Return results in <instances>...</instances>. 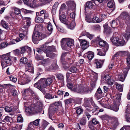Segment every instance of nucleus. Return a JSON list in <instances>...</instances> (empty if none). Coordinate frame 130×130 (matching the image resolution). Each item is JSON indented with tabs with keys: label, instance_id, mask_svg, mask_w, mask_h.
<instances>
[{
	"label": "nucleus",
	"instance_id": "423d86ee",
	"mask_svg": "<svg viewBox=\"0 0 130 130\" xmlns=\"http://www.w3.org/2000/svg\"><path fill=\"white\" fill-rule=\"evenodd\" d=\"M100 5L98 4L94 0H92L90 1L86 2V6L90 9H95L97 7H99Z\"/></svg>",
	"mask_w": 130,
	"mask_h": 130
},
{
	"label": "nucleus",
	"instance_id": "f704fd0d",
	"mask_svg": "<svg viewBox=\"0 0 130 130\" xmlns=\"http://www.w3.org/2000/svg\"><path fill=\"white\" fill-rule=\"evenodd\" d=\"M54 95L49 93H47L45 95L44 97L48 99H51L54 98Z\"/></svg>",
	"mask_w": 130,
	"mask_h": 130
},
{
	"label": "nucleus",
	"instance_id": "2eb2a0df",
	"mask_svg": "<svg viewBox=\"0 0 130 130\" xmlns=\"http://www.w3.org/2000/svg\"><path fill=\"white\" fill-rule=\"evenodd\" d=\"M66 3L69 10H73L75 9L76 4L73 1H69L66 2Z\"/></svg>",
	"mask_w": 130,
	"mask_h": 130
},
{
	"label": "nucleus",
	"instance_id": "052dcab7",
	"mask_svg": "<svg viewBox=\"0 0 130 130\" xmlns=\"http://www.w3.org/2000/svg\"><path fill=\"white\" fill-rule=\"evenodd\" d=\"M24 18L25 19V20L26 21L27 26H29L30 25L31 23L30 18L28 17H25Z\"/></svg>",
	"mask_w": 130,
	"mask_h": 130
},
{
	"label": "nucleus",
	"instance_id": "a18cd8bd",
	"mask_svg": "<svg viewBox=\"0 0 130 130\" xmlns=\"http://www.w3.org/2000/svg\"><path fill=\"white\" fill-rule=\"evenodd\" d=\"M91 110L90 109H89L87 108L86 112L84 113V115L86 116L88 120H89L90 118V117L91 116L89 113V112H91Z\"/></svg>",
	"mask_w": 130,
	"mask_h": 130
},
{
	"label": "nucleus",
	"instance_id": "603ef678",
	"mask_svg": "<svg viewBox=\"0 0 130 130\" xmlns=\"http://www.w3.org/2000/svg\"><path fill=\"white\" fill-rule=\"evenodd\" d=\"M66 8V6L65 4L63 3L62 4L59 10V13L60 14L61 13H62L63 11Z\"/></svg>",
	"mask_w": 130,
	"mask_h": 130
},
{
	"label": "nucleus",
	"instance_id": "bb28decb",
	"mask_svg": "<svg viewBox=\"0 0 130 130\" xmlns=\"http://www.w3.org/2000/svg\"><path fill=\"white\" fill-rule=\"evenodd\" d=\"M74 40L71 39L67 41L66 44V46L67 47V50L73 45Z\"/></svg>",
	"mask_w": 130,
	"mask_h": 130
},
{
	"label": "nucleus",
	"instance_id": "7ed1b4c3",
	"mask_svg": "<svg viewBox=\"0 0 130 130\" xmlns=\"http://www.w3.org/2000/svg\"><path fill=\"white\" fill-rule=\"evenodd\" d=\"M42 39L41 34L36 31L34 32L32 35V41L35 44H38V42Z\"/></svg>",
	"mask_w": 130,
	"mask_h": 130
},
{
	"label": "nucleus",
	"instance_id": "2f4dec72",
	"mask_svg": "<svg viewBox=\"0 0 130 130\" xmlns=\"http://www.w3.org/2000/svg\"><path fill=\"white\" fill-rule=\"evenodd\" d=\"M126 61L127 66L124 69L128 71L130 69V55L127 57Z\"/></svg>",
	"mask_w": 130,
	"mask_h": 130
},
{
	"label": "nucleus",
	"instance_id": "e2e57ef3",
	"mask_svg": "<svg viewBox=\"0 0 130 130\" xmlns=\"http://www.w3.org/2000/svg\"><path fill=\"white\" fill-rule=\"evenodd\" d=\"M24 13L26 14L28 13H31L33 11L31 10H29L26 9L22 8L21 9Z\"/></svg>",
	"mask_w": 130,
	"mask_h": 130
},
{
	"label": "nucleus",
	"instance_id": "f03ea898",
	"mask_svg": "<svg viewBox=\"0 0 130 130\" xmlns=\"http://www.w3.org/2000/svg\"><path fill=\"white\" fill-rule=\"evenodd\" d=\"M67 86L69 89L73 92L82 93L83 88V86L82 85L69 83L67 84Z\"/></svg>",
	"mask_w": 130,
	"mask_h": 130
},
{
	"label": "nucleus",
	"instance_id": "e433bc0d",
	"mask_svg": "<svg viewBox=\"0 0 130 130\" xmlns=\"http://www.w3.org/2000/svg\"><path fill=\"white\" fill-rule=\"evenodd\" d=\"M28 59L25 57H23L20 60V62L21 63L25 64L28 62Z\"/></svg>",
	"mask_w": 130,
	"mask_h": 130
},
{
	"label": "nucleus",
	"instance_id": "a211bd4d",
	"mask_svg": "<svg viewBox=\"0 0 130 130\" xmlns=\"http://www.w3.org/2000/svg\"><path fill=\"white\" fill-rule=\"evenodd\" d=\"M62 13L60 14L59 13V19L61 22L65 24H68L69 21L68 20L66 19V17L65 15L61 14Z\"/></svg>",
	"mask_w": 130,
	"mask_h": 130
},
{
	"label": "nucleus",
	"instance_id": "338daca9",
	"mask_svg": "<svg viewBox=\"0 0 130 130\" xmlns=\"http://www.w3.org/2000/svg\"><path fill=\"white\" fill-rule=\"evenodd\" d=\"M35 58L36 60H39L43 59V57L41 55H36L35 56Z\"/></svg>",
	"mask_w": 130,
	"mask_h": 130
},
{
	"label": "nucleus",
	"instance_id": "1a4fd4ad",
	"mask_svg": "<svg viewBox=\"0 0 130 130\" xmlns=\"http://www.w3.org/2000/svg\"><path fill=\"white\" fill-rule=\"evenodd\" d=\"M99 102L101 105L103 107L110 109L115 111H117L118 110V108H117L116 103L113 106H110L109 104L105 105L103 103H101L100 101Z\"/></svg>",
	"mask_w": 130,
	"mask_h": 130
},
{
	"label": "nucleus",
	"instance_id": "393cba45",
	"mask_svg": "<svg viewBox=\"0 0 130 130\" xmlns=\"http://www.w3.org/2000/svg\"><path fill=\"white\" fill-rule=\"evenodd\" d=\"M58 5V3L57 2H56L53 6L51 10V12L52 14L55 15L56 14V10Z\"/></svg>",
	"mask_w": 130,
	"mask_h": 130
},
{
	"label": "nucleus",
	"instance_id": "f3484780",
	"mask_svg": "<svg viewBox=\"0 0 130 130\" xmlns=\"http://www.w3.org/2000/svg\"><path fill=\"white\" fill-rule=\"evenodd\" d=\"M111 123L114 128H116L119 124L117 118L115 117L111 118Z\"/></svg>",
	"mask_w": 130,
	"mask_h": 130
},
{
	"label": "nucleus",
	"instance_id": "c03bdc74",
	"mask_svg": "<svg viewBox=\"0 0 130 130\" xmlns=\"http://www.w3.org/2000/svg\"><path fill=\"white\" fill-rule=\"evenodd\" d=\"M1 24L4 28L6 29L8 28V25L5 21L3 20L1 21Z\"/></svg>",
	"mask_w": 130,
	"mask_h": 130
},
{
	"label": "nucleus",
	"instance_id": "4be33fe9",
	"mask_svg": "<svg viewBox=\"0 0 130 130\" xmlns=\"http://www.w3.org/2000/svg\"><path fill=\"white\" fill-rule=\"evenodd\" d=\"M47 43H46L45 44L43 45L40 48H37L36 49V51L38 52V53L41 54L42 53L43 51L45 53V51H46L47 48V46L46 44Z\"/></svg>",
	"mask_w": 130,
	"mask_h": 130
},
{
	"label": "nucleus",
	"instance_id": "ea45409f",
	"mask_svg": "<svg viewBox=\"0 0 130 130\" xmlns=\"http://www.w3.org/2000/svg\"><path fill=\"white\" fill-rule=\"evenodd\" d=\"M11 81L13 82H15L17 80V77L15 75H12L9 77Z\"/></svg>",
	"mask_w": 130,
	"mask_h": 130
},
{
	"label": "nucleus",
	"instance_id": "6ab92c4d",
	"mask_svg": "<svg viewBox=\"0 0 130 130\" xmlns=\"http://www.w3.org/2000/svg\"><path fill=\"white\" fill-rule=\"evenodd\" d=\"M70 55V53L68 52H66L63 53L61 56V61L62 64L64 65L66 64L65 58L67 56V55L69 56Z\"/></svg>",
	"mask_w": 130,
	"mask_h": 130
},
{
	"label": "nucleus",
	"instance_id": "8fccbe9b",
	"mask_svg": "<svg viewBox=\"0 0 130 130\" xmlns=\"http://www.w3.org/2000/svg\"><path fill=\"white\" fill-rule=\"evenodd\" d=\"M125 43V41L123 40H122L121 39H119L118 41V42L117 43L116 45L117 46H122L124 45Z\"/></svg>",
	"mask_w": 130,
	"mask_h": 130
},
{
	"label": "nucleus",
	"instance_id": "0e129e2a",
	"mask_svg": "<svg viewBox=\"0 0 130 130\" xmlns=\"http://www.w3.org/2000/svg\"><path fill=\"white\" fill-rule=\"evenodd\" d=\"M96 2H97L98 4L100 5L99 7L103 6V3L104 0H94Z\"/></svg>",
	"mask_w": 130,
	"mask_h": 130
},
{
	"label": "nucleus",
	"instance_id": "7c9ffc66",
	"mask_svg": "<svg viewBox=\"0 0 130 130\" xmlns=\"http://www.w3.org/2000/svg\"><path fill=\"white\" fill-rule=\"evenodd\" d=\"M66 24L67 25L68 28L71 29H73L76 25L74 21H72L71 23L69 21L68 24Z\"/></svg>",
	"mask_w": 130,
	"mask_h": 130
},
{
	"label": "nucleus",
	"instance_id": "aec40b11",
	"mask_svg": "<svg viewBox=\"0 0 130 130\" xmlns=\"http://www.w3.org/2000/svg\"><path fill=\"white\" fill-rule=\"evenodd\" d=\"M79 41L82 44V47L83 49L85 50L89 46V43L85 40H79Z\"/></svg>",
	"mask_w": 130,
	"mask_h": 130
},
{
	"label": "nucleus",
	"instance_id": "79ce46f5",
	"mask_svg": "<svg viewBox=\"0 0 130 130\" xmlns=\"http://www.w3.org/2000/svg\"><path fill=\"white\" fill-rule=\"evenodd\" d=\"M75 109L76 110V113L78 115H80L83 112V109L80 107H77L75 108Z\"/></svg>",
	"mask_w": 130,
	"mask_h": 130
},
{
	"label": "nucleus",
	"instance_id": "49530a36",
	"mask_svg": "<svg viewBox=\"0 0 130 130\" xmlns=\"http://www.w3.org/2000/svg\"><path fill=\"white\" fill-rule=\"evenodd\" d=\"M49 123L46 121H43L42 125L40 126V128L43 130H44L46 127Z\"/></svg>",
	"mask_w": 130,
	"mask_h": 130
},
{
	"label": "nucleus",
	"instance_id": "b1692460",
	"mask_svg": "<svg viewBox=\"0 0 130 130\" xmlns=\"http://www.w3.org/2000/svg\"><path fill=\"white\" fill-rule=\"evenodd\" d=\"M67 41L66 38H63L61 40V44L62 48L63 50H67L66 44Z\"/></svg>",
	"mask_w": 130,
	"mask_h": 130
},
{
	"label": "nucleus",
	"instance_id": "39448f33",
	"mask_svg": "<svg viewBox=\"0 0 130 130\" xmlns=\"http://www.w3.org/2000/svg\"><path fill=\"white\" fill-rule=\"evenodd\" d=\"M20 77L18 79V83L22 85L28 83V81L26 80V75L22 72H20L19 73Z\"/></svg>",
	"mask_w": 130,
	"mask_h": 130
},
{
	"label": "nucleus",
	"instance_id": "cd10ccee",
	"mask_svg": "<svg viewBox=\"0 0 130 130\" xmlns=\"http://www.w3.org/2000/svg\"><path fill=\"white\" fill-rule=\"evenodd\" d=\"M104 50L102 49H97L98 51V54L101 56H104L105 55L106 52L107 51H106L105 48H104Z\"/></svg>",
	"mask_w": 130,
	"mask_h": 130
},
{
	"label": "nucleus",
	"instance_id": "09e8293b",
	"mask_svg": "<svg viewBox=\"0 0 130 130\" xmlns=\"http://www.w3.org/2000/svg\"><path fill=\"white\" fill-rule=\"evenodd\" d=\"M71 73H75L77 71V68L75 67L72 66L69 70Z\"/></svg>",
	"mask_w": 130,
	"mask_h": 130
},
{
	"label": "nucleus",
	"instance_id": "69168bd1",
	"mask_svg": "<svg viewBox=\"0 0 130 130\" xmlns=\"http://www.w3.org/2000/svg\"><path fill=\"white\" fill-rule=\"evenodd\" d=\"M84 35H86L87 37L90 40L92 39L94 36L93 35L90 34L88 32H86V33H85Z\"/></svg>",
	"mask_w": 130,
	"mask_h": 130
},
{
	"label": "nucleus",
	"instance_id": "680f3d73",
	"mask_svg": "<svg viewBox=\"0 0 130 130\" xmlns=\"http://www.w3.org/2000/svg\"><path fill=\"white\" fill-rule=\"evenodd\" d=\"M26 112L28 113H34L33 111L30 108L28 107L26 108L25 110Z\"/></svg>",
	"mask_w": 130,
	"mask_h": 130
},
{
	"label": "nucleus",
	"instance_id": "4c0bfd02",
	"mask_svg": "<svg viewBox=\"0 0 130 130\" xmlns=\"http://www.w3.org/2000/svg\"><path fill=\"white\" fill-rule=\"evenodd\" d=\"M82 92L81 94H86L88 93L90 91V89L89 87H84L83 86Z\"/></svg>",
	"mask_w": 130,
	"mask_h": 130
},
{
	"label": "nucleus",
	"instance_id": "a19ab883",
	"mask_svg": "<svg viewBox=\"0 0 130 130\" xmlns=\"http://www.w3.org/2000/svg\"><path fill=\"white\" fill-rule=\"evenodd\" d=\"M117 20H113L110 22V25L112 28H115L118 24Z\"/></svg>",
	"mask_w": 130,
	"mask_h": 130
},
{
	"label": "nucleus",
	"instance_id": "412c9836",
	"mask_svg": "<svg viewBox=\"0 0 130 130\" xmlns=\"http://www.w3.org/2000/svg\"><path fill=\"white\" fill-rule=\"evenodd\" d=\"M121 56L124 57L123 51H120L117 52L112 57V59H117Z\"/></svg>",
	"mask_w": 130,
	"mask_h": 130
},
{
	"label": "nucleus",
	"instance_id": "c9c22d12",
	"mask_svg": "<svg viewBox=\"0 0 130 130\" xmlns=\"http://www.w3.org/2000/svg\"><path fill=\"white\" fill-rule=\"evenodd\" d=\"M35 22L37 23H41L44 21V20L41 16H37L35 18Z\"/></svg>",
	"mask_w": 130,
	"mask_h": 130
},
{
	"label": "nucleus",
	"instance_id": "c756f323",
	"mask_svg": "<svg viewBox=\"0 0 130 130\" xmlns=\"http://www.w3.org/2000/svg\"><path fill=\"white\" fill-rule=\"evenodd\" d=\"M40 120V119H38L34 121L33 122H31L28 127V128L29 129V127H32V126H33V124L36 126L38 125Z\"/></svg>",
	"mask_w": 130,
	"mask_h": 130
},
{
	"label": "nucleus",
	"instance_id": "3c124183",
	"mask_svg": "<svg viewBox=\"0 0 130 130\" xmlns=\"http://www.w3.org/2000/svg\"><path fill=\"white\" fill-rule=\"evenodd\" d=\"M51 34V32H49L47 31L42 35L41 34V36L42 39H43L48 37Z\"/></svg>",
	"mask_w": 130,
	"mask_h": 130
},
{
	"label": "nucleus",
	"instance_id": "58836bf2",
	"mask_svg": "<svg viewBox=\"0 0 130 130\" xmlns=\"http://www.w3.org/2000/svg\"><path fill=\"white\" fill-rule=\"evenodd\" d=\"M92 21L93 22L97 23L101 22L102 20L98 17H94L92 18Z\"/></svg>",
	"mask_w": 130,
	"mask_h": 130
},
{
	"label": "nucleus",
	"instance_id": "0eeeda50",
	"mask_svg": "<svg viewBox=\"0 0 130 130\" xmlns=\"http://www.w3.org/2000/svg\"><path fill=\"white\" fill-rule=\"evenodd\" d=\"M96 43H99L101 46L103 47L106 51H107L109 46L108 44L105 41L102 40L100 37H98L95 40Z\"/></svg>",
	"mask_w": 130,
	"mask_h": 130
},
{
	"label": "nucleus",
	"instance_id": "473e14b6",
	"mask_svg": "<svg viewBox=\"0 0 130 130\" xmlns=\"http://www.w3.org/2000/svg\"><path fill=\"white\" fill-rule=\"evenodd\" d=\"M40 14L42 15L44 14V18L45 19L47 18L48 16V14L46 10H42L40 12Z\"/></svg>",
	"mask_w": 130,
	"mask_h": 130
},
{
	"label": "nucleus",
	"instance_id": "864d4df0",
	"mask_svg": "<svg viewBox=\"0 0 130 130\" xmlns=\"http://www.w3.org/2000/svg\"><path fill=\"white\" fill-rule=\"evenodd\" d=\"M17 122H23V119L21 115H19L17 117Z\"/></svg>",
	"mask_w": 130,
	"mask_h": 130
},
{
	"label": "nucleus",
	"instance_id": "5fc2aeb1",
	"mask_svg": "<svg viewBox=\"0 0 130 130\" xmlns=\"http://www.w3.org/2000/svg\"><path fill=\"white\" fill-rule=\"evenodd\" d=\"M22 125H17L12 128V130H21L22 128Z\"/></svg>",
	"mask_w": 130,
	"mask_h": 130
},
{
	"label": "nucleus",
	"instance_id": "4d7b16f0",
	"mask_svg": "<svg viewBox=\"0 0 130 130\" xmlns=\"http://www.w3.org/2000/svg\"><path fill=\"white\" fill-rule=\"evenodd\" d=\"M86 119L85 118H82L80 120L79 123L82 125H84L86 124Z\"/></svg>",
	"mask_w": 130,
	"mask_h": 130
},
{
	"label": "nucleus",
	"instance_id": "13d9d810",
	"mask_svg": "<svg viewBox=\"0 0 130 130\" xmlns=\"http://www.w3.org/2000/svg\"><path fill=\"white\" fill-rule=\"evenodd\" d=\"M47 29L48 31V32H51L52 33V31L53 30V26L52 24L50 23H48L47 25Z\"/></svg>",
	"mask_w": 130,
	"mask_h": 130
},
{
	"label": "nucleus",
	"instance_id": "37998d69",
	"mask_svg": "<svg viewBox=\"0 0 130 130\" xmlns=\"http://www.w3.org/2000/svg\"><path fill=\"white\" fill-rule=\"evenodd\" d=\"M115 85L116 86V88L120 91H122L123 90V86L122 85H121L118 84L117 83H115Z\"/></svg>",
	"mask_w": 130,
	"mask_h": 130
},
{
	"label": "nucleus",
	"instance_id": "9d476101",
	"mask_svg": "<svg viewBox=\"0 0 130 130\" xmlns=\"http://www.w3.org/2000/svg\"><path fill=\"white\" fill-rule=\"evenodd\" d=\"M2 58H3L5 63L8 64V66L11 65L12 63L10 57L8 54L2 55Z\"/></svg>",
	"mask_w": 130,
	"mask_h": 130
},
{
	"label": "nucleus",
	"instance_id": "bf43d9fd",
	"mask_svg": "<svg viewBox=\"0 0 130 130\" xmlns=\"http://www.w3.org/2000/svg\"><path fill=\"white\" fill-rule=\"evenodd\" d=\"M1 49L4 48L8 46V43L6 42H4L0 44Z\"/></svg>",
	"mask_w": 130,
	"mask_h": 130
},
{
	"label": "nucleus",
	"instance_id": "a878e982",
	"mask_svg": "<svg viewBox=\"0 0 130 130\" xmlns=\"http://www.w3.org/2000/svg\"><path fill=\"white\" fill-rule=\"evenodd\" d=\"M53 0H39V5L40 6H43L46 4H50Z\"/></svg>",
	"mask_w": 130,
	"mask_h": 130
},
{
	"label": "nucleus",
	"instance_id": "72a5a7b5",
	"mask_svg": "<svg viewBox=\"0 0 130 130\" xmlns=\"http://www.w3.org/2000/svg\"><path fill=\"white\" fill-rule=\"evenodd\" d=\"M85 54L87 55V57L89 60L92 59L94 57V53L92 51H89Z\"/></svg>",
	"mask_w": 130,
	"mask_h": 130
},
{
	"label": "nucleus",
	"instance_id": "4468645a",
	"mask_svg": "<svg viewBox=\"0 0 130 130\" xmlns=\"http://www.w3.org/2000/svg\"><path fill=\"white\" fill-rule=\"evenodd\" d=\"M120 36L117 33H115L114 34L112 37L111 39V42L114 44L116 45L118 42V41L119 40V36Z\"/></svg>",
	"mask_w": 130,
	"mask_h": 130
},
{
	"label": "nucleus",
	"instance_id": "5701e85b",
	"mask_svg": "<svg viewBox=\"0 0 130 130\" xmlns=\"http://www.w3.org/2000/svg\"><path fill=\"white\" fill-rule=\"evenodd\" d=\"M94 63L96 66L97 68H101L104 62V61L103 60H101L97 59L95 60Z\"/></svg>",
	"mask_w": 130,
	"mask_h": 130
},
{
	"label": "nucleus",
	"instance_id": "de8ad7c7",
	"mask_svg": "<svg viewBox=\"0 0 130 130\" xmlns=\"http://www.w3.org/2000/svg\"><path fill=\"white\" fill-rule=\"evenodd\" d=\"M107 6L109 8H112L113 10L115 8V5L112 2H109L107 3Z\"/></svg>",
	"mask_w": 130,
	"mask_h": 130
},
{
	"label": "nucleus",
	"instance_id": "6e6d98bb",
	"mask_svg": "<svg viewBox=\"0 0 130 130\" xmlns=\"http://www.w3.org/2000/svg\"><path fill=\"white\" fill-rule=\"evenodd\" d=\"M12 119L10 117L8 116H6L3 120V121L4 122H10L12 120Z\"/></svg>",
	"mask_w": 130,
	"mask_h": 130
},
{
	"label": "nucleus",
	"instance_id": "ddd939ff",
	"mask_svg": "<svg viewBox=\"0 0 130 130\" xmlns=\"http://www.w3.org/2000/svg\"><path fill=\"white\" fill-rule=\"evenodd\" d=\"M127 25L125 33L123 35V36L127 41L130 37V23L129 22H127Z\"/></svg>",
	"mask_w": 130,
	"mask_h": 130
},
{
	"label": "nucleus",
	"instance_id": "774afa93",
	"mask_svg": "<svg viewBox=\"0 0 130 130\" xmlns=\"http://www.w3.org/2000/svg\"><path fill=\"white\" fill-rule=\"evenodd\" d=\"M111 79V77L108 74H106L104 76L103 79L105 80L106 82L108 80Z\"/></svg>",
	"mask_w": 130,
	"mask_h": 130
},
{
	"label": "nucleus",
	"instance_id": "20e7f679",
	"mask_svg": "<svg viewBox=\"0 0 130 130\" xmlns=\"http://www.w3.org/2000/svg\"><path fill=\"white\" fill-rule=\"evenodd\" d=\"M46 49V51H45L46 56L50 58H53L56 56V55L52 52L55 50V48L54 46H47V48Z\"/></svg>",
	"mask_w": 130,
	"mask_h": 130
},
{
	"label": "nucleus",
	"instance_id": "c85d7f7f",
	"mask_svg": "<svg viewBox=\"0 0 130 130\" xmlns=\"http://www.w3.org/2000/svg\"><path fill=\"white\" fill-rule=\"evenodd\" d=\"M50 62L49 59H44L42 60L39 63V64H41L44 66L47 65Z\"/></svg>",
	"mask_w": 130,
	"mask_h": 130
},
{
	"label": "nucleus",
	"instance_id": "dca6fc26",
	"mask_svg": "<svg viewBox=\"0 0 130 130\" xmlns=\"http://www.w3.org/2000/svg\"><path fill=\"white\" fill-rule=\"evenodd\" d=\"M25 65V70L29 72L34 73V68L31 62H27Z\"/></svg>",
	"mask_w": 130,
	"mask_h": 130
},
{
	"label": "nucleus",
	"instance_id": "6e6552de",
	"mask_svg": "<svg viewBox=\"0 0 130 130\" xmlns=\"http://www.w3.org/2000/svg\"><path fill=\"white\" fill-rule=\"evenodd\" d=\"M22 93L24 95H31L33 96L34 98H36V94L30 88L24 89L22 91Z\"/></svg>",
	"mask_w": 130,
	"mask_h": 130
},
{
	"label": "nucleus",
	"instance_id": "f257e3e1",
	"mask_svg": "<svg viewBox=\"0 0 130 130\" xmlns=\"http://www.w3.org/2000/svg\"><path fill=\"white\" fill-rule=\"evenodd\" d=\"M52 82V80L51 78H43L41 79L38 82L35 84L34 86L40 90H42L51 85Z\"/></svg>",
	"mask_w": 130,
	"mask_h": 130
},
{
	"label": "nucleus",
	"instance_id": "9b49d317",
	"mask_svg": "<svg viewBox=\"0 0 130 130\" xmlns=\"http://www.w3.org/2000/svg\"><path fill=\"white\" fill-rule=\"evenodd\" d=\"M123 73H119L118 75L119 80L122 82H123L127 74L128 71L124 69Z\"/></svg>",
	"mask_w": 130,
	"mask_h": 130
},
{
	"label": "nucleus",
	"instance_id": "f8f14e48",
	"mask_svg": "<svg viewBox=\"0 0 130 130\" xmlns=\"http://www.w3.org/2000/svg\"><path fill=\"white\" fill-rule=\"evenodd\" d=\"M120 17L122 19H126V23L127 24V22L130 23V14H129L127 12H124L121 14Z\"/></svg>",
	"mask_w": 130,
	"mask_h": 130
}]
</instances>
